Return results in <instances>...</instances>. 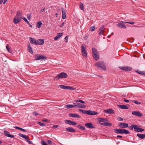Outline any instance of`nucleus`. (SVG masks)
<instances>
[{"label":"nucleus","mask_w":145,"mask_h":145,"mask_svg":"<svg viewBox=\"0 0 145 145\" xmlns=\"http://www.w3.org/2000/svg\"><path fill=\"white\" fill-rule=\"evenodd\" d=\"M67 76L68 75L67 73L64 72H62L58 74L57 76H55L54 78L56 80H57L61 78H67Z\"/></svg>","instance_id":"1"},{"label":"nucleus","mask_w":145,"mask_h":145,"mask_svg":"<svg viewBox=\"0 0 145 145\" xmlns=\"http://www.w3.org/2000/svg\"><path fill=\"white\" fill-rule=\"evenodd\" d=\"M95 66L97 67H101L102 69L105 70L106 69L105 65L103 62H100L95 64Z\"/></svg>","instance_id":"2"},{"label":"nucleus","mask_w":145,"mask_h":145,"mask_svg":"<svg viewBox=\"0 0 145 145\" xmlns=\"http://www.w3.org/2000/svg\"><path fill=\"white\" fill-rule=\"evenodd\" d=\"M35 58L36 60L46 59L47 58L45 56L39 54L36 55Z\"/></svg>","instance_id":"3"},{"label":"nucleus","mask_w":145,"mask_h":145,"mask_svg":"<svg viewBox=\"0 0 145 145\" xmlns=\"http://www.w3.org/2000/svg\"><path fill=\"white\" fill-rule=\"evenodd\" d=\"M73 104L74 105V107H76L78 108H85L86 107L85 105L82 104L80 103H73Z\"/></svg>","instance_id":"4"},{"label":"nucleus","mask_w":145,"mask_h":145,"mask_svg":"<svg viewBox=\"0 0 145 145\" xmlns=\"http://www.w3.org/2000/svg\"><path fill=\"white\" fill-rule=\"evenodd\" d=\"M105 30L104 25H101L98 30L99 35H103V33L105 32Z\"/></svg>","instance_id":"5"},{"label":"nucleus","mask_w":145,"mask_h":145,"mask_svg":"<svg viewBox=\"0 0 145 145\" xmlns=\"http://www.w3.org/2000/svg\"><path fill=\"white\" fill-rule=\"evenodd\" d=\"M118 125L122 128H125L128 127V124L126 123H119Z\"/></svg>","instance_id":"6"},{"label":"nucleus","mask_w":145,"mask_h":145,"mask_svg":"<svg viewBox=\"0 0 145 145\" xmlns=\"http://www.w3.org/2000/svg\"><path fill=\"white\" fill-rule=\"evenodd\" d=\"M135 127L134 128V131L137 132H142L144 131L143 129L140 128L138 127V126L135 125Z\"/></svg>","instance_id":"7"},{"label":"nucleus","mask_w":145,"mask_h":145,"mask_svg":"<svg viewBox=\"0 0 145 145\" xmlns=\"http://www.w3.org/2000/svg\"><path fill=\"white\" fill-rule=\"evenodd\" d=\"M36 45H42L44 42V39H39L36 40Z\"/></svg>","instance_id":"8"},{"label":"nucleus","mask_w":145,"mask_h":145,"mask_svg":"<svg viewBox=\"0 0 145 145\" xmlns=\"http://www.w3.org/2000/svg\"><path fill=\"white\" fill-rule=\"evenodd\" d=\"M65 122L67 123L68 124L72 125H76V123L75 122L71 121L70 120H65Z\"/></svg>","instance_id":"9"},{"label":"nucleus","mask_w":145,"mask_h":145,"mask_svg":"<svg viewBox=\"0 0 145 145\" xmlns=\"http://www.w3.org/2000/svg\"><path fill=\"white\" fill-rule=\"evenodd\" d=\"M132 114L137 116H142V114L139 112L134 111L132 112Z\"/></svg>","instance_id":"10"},{"label":"nucleus","mask_w":145,"mask_h":145,"mask_svg":"<svg viewBox=\"0 0 145 145\" xmlns=\"http://www.w3.org/2000/svg\"><path fill=\"white\" fill-rule=\"evenodd\" d=\"M21 19L20 18H18L15 17L13 19V22L14 24H17L20 22Z\"/></svg>","instance_id":"11"},{"label":"nucleus","mask_w":145,"mask_h":145,"mask_svg":"<svg viewBox=\"0 0 145 145\" xmlns=\"http://www.w3.org/2000/svg\"><path fill=\"white\" fill-rule=\"evenodd\" d=\"M123 22H121L118 23L117 25V26L121 28H127L126 25L123 24L124 23H123Z\"/></svg>","instance_id":"12"},{"label":"nucleus","mask_w":145,"mask_h":145,"mask_svg":"<svg viewBox=\"0 0 145 145\" xmlns=\"http://www.w3.org/2000/svg\"><path fill=\"white\" fill-rule=\"evenodd\" d=\"M85 125L87 127L89 128H94L95 127L91 123H86L85 124Z\"/></svg>","instance_id":"13"},{"label":"nucleus","mask_w":145,"mask_h":145,"mask_svg":"<svg viewBox=\"0 0 145 145\" xmlns=\"http://www.w3.org/2000/svg\"><path fill=\"white\" fill-rule=\"evenodd\" d=\"M22 13L20 10H18L17 11L16 14V17L18 18H20L21 19V18L22 17Z\"/></svg>","instance_id":"14"},{"label":"nucleus","mask_w":145,"mask_h":145,"mask_svg":"<svg viewBox=\"0 0 145 145\" xmlns=\"http://www.w3.org/2000/svg\"><path fill=\"white\" fill-rule=\"evenodd\" d=\"M70 117H76L77 118H80V116L76 114L70 113L69 114Z\"/></svg>","instance_id":"15"},{"label":"nucleus","mask_w":145,"mask_h":145,"mask_svg":"<svg viewBox=\"0 0 145 145\" xmlns=\"http://www.w3.org/2000/svg\"><path fill=\"white\" fill-rule=\"evenodd\" d=\"M104 112L106 113L109 114L114 113V110L111 109H109L107 110H104Z\"/></svg>","instance_id":"16"},{"label":"nucleus","mask_w":145,"mask_h":145,"mask_svg":"<svg viewBox=\"0 0 145 145\" xmlns=\"http://www.w3.org/2000/svg\"><path fill=\"white\" fill-rule=\"evenodd\" d=\"M29 39L30 41V43L31 44L36 45V40L35 39L31 37H29Z\"/></svg>","instance_id":"17"},{"label":"nucleus","mask_w":145,"mask_h":145,"mask_svg":"<svg viewBox=\"0 0 145 145\" xmlns=\"http://www.w3.org/2000/svg\"><path fill=\"white\" fill-rule=\"evenodd\" d=\"M62 13V18L63 19H65L66 17V13L65 10L62 7L61 8Z\"/></svg>","instance_id":"18"},{"label":"nucleus","mask_w":145,"mask_h":145,"mask_svg":"<svg viewBox=\"0 0 145 145\" xmlns=\"http://www.w3.org/2000/svg\"><path fill=\"white\" fill-rule=\"evenodd\" d=\"M97 112L94 111H92L91 110H88V115H93L98 114Z\"/></svg>","instance_id":"19"},{"label":"nucleus","mask_w":145,"mask_h":145,"mask_svg":"<svg viewBox=\"0 0 145 145\" xmlns=\"http://www.w3.org/2000/svg\"><path fill=\"white\" fill-rule=\"evenodd\" d=\"M57 35L54 38V40H56L59 39L60 37L62 36L63 35L62 33H58L57 34Z\"/></svg>","instance_id":"20"},{"label":"nucleus","mask_w":145,"mask_h":145,"mask_svg":"<svg viewBox=\"0 0 145 145\" xmlns=\"http://www.w3.org/2000/svg\"><path fill=\"white\" fill-rule=\"evenodd\" d=\"M4 133L5 135L7 136L8 137L13 138L14 137V135H12L10 134L9 132L7 131H5L4 132Z\"/></svg>","instance_id":"21"},{"label":"nucleus","mask_w":145,"mask_h":145,"mask_svg":"<svg viewBox=\"0 0 145 145\" xmlns=\"http://www.w3.org/2000/svg\"><path fill=\"white\" fill-rule=\"evenodd\" d=\"M118 106L120 108L122 109H128V107L125 105H118Z\"/></svg>","instance_id":"22"},{"label":"nucleus","mask_w":145,"mask_h":145,"mask_svg":"<svg viewBox=\"0 0 145 145\" xmlns=\"http://www.w3.org/2000/svg\"><path fill=\"white\" fill-rule=\"evenodd\" d=\"M137 136L139 138L141 139H142L145 137V134H140L138 133L137 134Z\"/></svg>","instance_id":"23"},{"label":"nucleus","mask_w":145,"mask_h":145,"mask_svg":"<svg viewBox=\"0 0 145 145\" xmlns=\"http://www.w3.org/2000/svg\"><path fill=\"white\" fill-rule=\"evenodd\" d=\"M66 129L67 131L69 132H74L75 131V129L72 127H68L66 128Z\"/></svg>","instance_id":"24"},{"label":"nucleus","mask_w":145,"mask_h":145,"mask_svg":"<svg viewBox=\"0 0 145 145\" xmlns=\"http://www.w3.org/2000/svg\"><path fill=\"white\" fill-rule=\"evenodd\" d=\"M115 133L116 134H121V129H114Z\"/></svg>","instance_id":"25"},{"label":"nucleus","mask_w":145,"mask_h":145,"mask_svg":"<svg viewBox=\"0 0 145 145\" xmlns=\"http://www.w3.org/2000/svg\"><path fill=\"white\" fill-rule=\"evenodd\" d=\"M121 134H129L130 133L128 130L125 129H121Z\"/></svg>","instance_id":"26"},{"label":"nucleus","mask_w":145,"mask_h":145,"mask_svg":"<svg viewBox=\"0 0 145 145\" xmlns=\"http://www.w3.org/2000/svg\"><path fill=\"white\" fill-rule=\"evenodd\" d=\"M93 58L95 60H97L99 59V54L93 55Z\"/></svg>","instance_id":"27"},{"label":"nucleus","mask_w":145,"mask_h":145,"mask_svg":"<svg viewBox=\"0 0 145 145\" xmlns=\"http://www.w3.org/2000/svg\"><path fill=\"white\" fill-rule=\"evenodd\" d=\"M28 52H30L31 54H33V53L32 49L30 44L28 45Z\"/></svg>","instance_id":"28"},{"label":"nucleus","mask_w":145,"mask_h":145,"mask_svg":"<svg viewBox=\"0 0 145 145\" xmlns=\"http://www.w3.org/2000/svg\"><path fill=\"white\" fill-rule=\"evenodd\" d=\"M86 47L85 46L82 45H81V52H86Z\"/></svg>","instance_id":"29"},{"label":"nucleus","mask_w":145,"mask_h":145,"mask_svg":"<svg viewBox=\"0 0 145 145\" xmlns=\"http://www.w3.org/2000/svg\"><path fill=\"white\" fill-rule=\"evenodd\" d=\"M65 108H67L68 109L74 107V104L73 105H65Z\"/></svg>","instance_id":"30"},{"label":"nucleus","mask_w":145,"mask_h":145,"mask_svg":"<svg viewBox=\"0 0 145 145\" xmlns=\"http://www.w3.org/2000/svg\"><path fill=\"white\" fill-rule=\"evenodd\" d=\"M98 120L100 122H104L106 121H108V120L107 119L103 118H99Z\"/></svg>","instance_id":"31"},{"label":"nucleus","mask_w":145,"mask_h":145,"mask_svg":"<svg viewBox=\"0 0 145 145\" xmlns=\"http://www.w3.org/2000/svg\"><path fill=\"white\" fill-rule=\"evenodd\" d=\"M68 86L62 85H59V87L60 88L63 89H68Z\"/></svg>","instance_id":"32"},{"label":"nucleus","mask_w":145,"mask_h":145,"mask_svg":"<svg viewBox=\"0 0 145 145\" xmlns=\"http://www.w3.org/2000/svg\"><path fill=\"white\" fill-rule=\"evenodd\" d=\"M92 52L93 55L99 54L97 52V50L95 48H92Z\"/></svg>","instance_id":"33"},{"label":"nucleus","mask_w":145,"mask_h":145,"mask_svg":"<svg viewBox=\"0 0 145 145\" xmlns=\"http://www.w3.org/2000/svg\"><path fill=\"white\" fill-rule=\"evenodd\" d=\"M42 24V23L41 21L38 22L37 23V27L39 28L41 27Z\"/></svg>","instance_id":"34"},{"label":"nucleus","mask_w":145,"mask_h":145,"mask_svg":"<svg viewBox=\"0 0 145 145\" xmlns=\"http://www.w3.org/2000/svg\"><path fill=\"white\" fill-rule=\"evenodd\" d=\"M79 111L82 112L83 114H88V111L84 110L81 109H78Z\"/></svg>","instance_id":"35"},{"label":"nucleus","mask_w":145,"mask_h":145,"mask_svg":"<svg viewBox=\"0 0 145 145\" xmlns=\"http://www.w3.org/2000/svg\"><path fill=\"white\" fill-rule=\"evenodd\" d=\"M82 56L84 57V58H86L87 57V53L86 52H82Z\"/></svg>","instance_id":"36"},{"label":"nucleus","mask_w":145,"mask_h":145,"mask_svg":"<svg viewBox=\"0 0 145 145\" xmlns=\"http://www.w3.org/2000/svg\"><path fill=\"white\" fill-rule=\"evenodd\" d=\"M78 128L82 130H85V128L84 127L80 125H78L77 126Z\"/></svg>","instance_id":"37"},{"label":"nucleus","mask_w":145,"mask_h":145,"mask_svg":"<svg viewBox=\"0 0 145 145\" xmlns=\"http://www.w3.org/2000/svg\"><path fill=\"white\" fill-rule=\"evenodd\" d=\"M74 101L75 102H80V103H83V104H84L85 103V102L84 101H83L82 100H80V99L75 100Z\"/></svg>","instance_id":"38"},{"label":"nucleus","mask_w":145,"mask_h":145,"mask_svg":"<svg viewBox=\"0 0 145 145\" xmlns=\"http://www.w3.org/2000/svg\"><path fill=\"white\" fill-rule=\"evenodd\" d=\"M138 73L139 74L145 75V71H137Z\"/></svg>","instance_id":"39"},{"label":"nucleus","mask_w":145,"mask_h":145,"mask_svg":"<svg viewBox=\"0 0 145 145\" xmlns=\"http://www.w3.org/2000/svg\"><path fill=\"white\" fill-rule=\"evenodd\" d=\"M23 19V20L25 22H26V23L28 24H29V22H28V21L27 20V19H26V18H25V17H22V18H21V19Z\"/></svg>","instance_id":"40"},{"label":"nucleus","mask_w":145,"mask_h":145,"mask_svg":"<svg viewBox=\"0 0 145 145\" xmlns=\"http://www.w3.org/2000/svg\"><path fill=\"white\" fill-rule=\"evenodd\" d=\"M135 127V125L133 124L131 126H129V128L131 130H132L134 129V128Z\"/></svg>","instance_id":"41"},{"label":"nucleus","mask_w":145,"mask_h":145,"mask_svg":"<svg viewBox=\"0 0 145 145\" xmlns=\"http://www.w3.org/2000/svg\"><path fill=\"white\" fill-rule=\"evenodd\" d=\"M133 102L135 103L137 105H139L141 104V103L140 102H138L136 100H133L132 101Z\"/></svg>","instance_id":"42"},{"label":"nucleus","mask_w":145,"mask_h":145,"mask_svg":"<svg viewBox=\"0 0 145 145\" xmlns=\"http://www.w3.org/2000/svg\"><path fill=\"white\" fill-rule=\"evenodd\" d=\"M80 7L81 10H83L84 9V7L83 4L81 3H80Z\"/></svg>","instance_id":"43"},{"label":"nucleus","mask_w":145,"mask_h":145,"mask_svg":"<svg viewBox=\"0 0 145 145\" xmlns=\"http://www.w3.org/2000/svg\"><path fill=\"white\" fill-rule=\"evenodd\" d=\"M38 123L42 127L45 126V124L44 123H42L40 122H38Z\"/></svg>","instance_id":"44"},{"label":"nucleus","mask_w":145,"mask_h":145,"mask_svg":"<svg viewBox=\"0 0 145 145\" xmlns=\"http://www.w3.org/2000/svg\"><path fill=\"white\" fill-rule=\"evenodd\" d=\"M112 124L111 123L107 122H105V126H112Z\"/></svg>","instance_id":"45"},{"label":"nucleus","mask_w":145,"mask_h":145,"mask_svg":"<svg viewBox=\"0 0 145 145\" xmlns=\"http://www.w3.org/2000/svg\"><path fill=\"white\" fill-rule=\"evenodd\" d=\"M126 71H129L132 69V68L131 67H126Z\"/></svg>","instance_id":"46"},{"label":"nucleus","mask_w":145,"mask_h":145,"mask_svg":"<svg viewBox=\"0 0 145 145\" xmlns=\"http://www.w3.org/2000/svg\"><path fill=\"white\" fill-rule=\"evenodd\" d=\"M3 1H3V3L4 4H5L6 3V2L7 1V0H0V4H1L2 3Z\"/></svg>","instance_id":"47"},{"label":"nucleus","mask_w":145,"mask_h":145,"mask_svg":"<svg viewBox=\"0 0 145 145\" xmlns=\"http://www.w3.org/2000/svg\"><path fill=\"white\" fill-rule=\"evenodd\" d=\"M95 27L94 26H92L90 28V31H93L95 30Z\"/></svg>","instance_id":"48"},{"label":"nucleus","mask_w":145,"mask_h":145,"mask_svg":"<svg viewBox=\"0 0 145 145\" xmlns=\"http://www.w3.org/2000/svg\"><path fill=\"white\" fill-rule=\"evenodd\" d=\"M122 22L123 23H128L131 24H135V23L134 22Z\"/></svg>","instance_id":"49"},{"label":"nucleus","mask_w":145,"mask_h":145,"mask_svg":"<svg viewBox=\"0 0 145 145\" xmlns=\"http://www.w3.org/2000/svg\"><path fill=\"white\" fill-rule=\"evenodd\" d=\"M68 89L74 90L75 89L71 86H68Z\"/></svg>","instance_id":"50"},{"label":"nucleus","mask_w":145,"mask_h":145,"mask_svg":"<svg viewBox=\"0 0 145 145\" xmlns=\"http://www.w3.org/2000/svg\"><path fill=\"white\" fill-rule=\"evenodd\" d=\"M6 48L7 50H8V52H10V49L9 48L8 45V44H7V45L6 46Z\"/></svg>","instance_id":"51"},{"label":"nucleus","mask_w":145,"mask_h":145,"mask_svg":"<svg viewBox=\"0 0 145 145\" xmlns=\"http://www.w3.org/2000/svg\"><path fill=\"white\" fill-rule=\"evenodd\" d=\"M27 140V142L29 143V144H31L32 143V142L28 138L26 139Z\"/></svg>","instance_id":"52"},{"label":"nucleus","mask_w":145,"mask_h":145,"mask_svg":"<svg viewBox=\"0 0 145 145\" xmlns=\"http://www.w3.org/2000/svg\"><path fill=\"white\" fill-rule=\"evenodd\" d=\"M117 119L118 121H123V119L121 117H118Z\"/></svg>","instance_id":"53"},{"label":"nucleus","mask_w":145,"mask_h":145,"mask_svg":"<svg viewBox=\"0 0 145 145\" xmlns=\"http://www.w3.org/2000/svg\"><path fill=\"white\" fill-rule=\"evenodd\" d=\"M31 16V14H28L27 15V17L28 20L30 19Z\"/></svg>","instance_id":"54"},{"label":"nucleus","mask_w":145,"mask_h":145,"mask_svg":"<svg viewBox=\"0 0 145 145\" xmlns=\"http://www.w3.org/2000/svg\"><path fill=\"white\" fill-rule=\"evenodd\" d=\"M33 114L35 116L38 115L39 114L37 112H33Z\"/></svg>","instance_id":"55"},{"label":"nucleus","mask_w":145,"mask_h":145,"mask_svg":"<svg viewBox=\"0 0 145 145\" xmlns=\"http://www.w3.org/2000/svg\"><path fill=\"white\" fill-rule=\"evenodd\" d=\"M18 135L20 137H22V138H23V137H24V135H23V134H22L20 133H19L18 134Z\"/></svg>","instance_id":"56"},{"label":"nucleus","mask_w":145,"mask_h":145,"mask_svg":"<svg viewBox=\"0 0 145 145\" xmlns=\"http://www.w3.org/2000/svg\"><path fill=\"white\" fill-rule=\"evenodd\" d=\"M119 68H121V69H122L123 70L126 71V67H120Z\"/></svg>","instance_id":"57"},{"label":"nucleus","mask_w":145,"mask_h":145,"mask_svg":"<svg viewBox=\"0 0 145 145\" xmlns=\"http://www.w3.org/2000/svg\"><path fill=\"white\" fill-rule=\"evenodd\" d=\"M20 130H21V131H22L24 132H25L26 131L25 130V129H24L22 128H20Z\"/></svg>","instance_id":"58"},{"label":"nucleus","mask_w":145,"mask_h":145,"mask_svg":"<svg viewBox=\"0 0 145 145\" xmlns=\"http://www.w3.org/2000/svg\"><path fill=\"white\" fill-rule=\"evenodd\" d=\"M65 24L64 22H63L61 23V25L60 26V27H62Z\"/></svg>","instance_id":"59"},{"label":"nucleus","mask_w":145,"mask_h":145,"mask_svg":"<svg viewBox=\"0 0 145 145\" xmlns=\"http://www.w3.org/2000/svg\"><path fill=\"white\" fill-rule=\"evenodd\" d=\"M59 126L58 125H54L53 127H52V128H57V127H58Z\"/></svg>","instance_id":"60"},{"label":"nucleus","mask_w":145,"mask_h":145,"mask_svg":"<svg viewBox=\"0 0 145 145\" xmlns=\"http://www.w3.org/2000/svg\"><path fill=\"white\" fill-rule=\"evenodd\" d=\"M68 36H66L65 38V39L66 40V42H68Z\"/></svg>","instance_id":"61"},{"label":"nucleus","mask_w":145,"mask_h":145,"mask_svg":"<svg viewBox=\"0 0 145 145\" xmlns=\"http://www.w3.org/2000/svg\"><path fill=\"white\" fill-rule=\"evenodd\" d=\"M48 121V120L47 119H43L42 120V121L44 122H47Z\"/></svg>","instance_id":"62"},{"label":"nucleus","mask_w":145,"mask_h":145,"mask_svg":"<svg viewBox=\"0 0 145 145\" xmlns=\"http://www.w3.org/2000/svg\"><path fill=\"white\" fill-rule=\"evenodd\" d=\"M47 142L48 144H52V142L50 140H47Z\"/></svg>","instance_id":"63"},{"label":"nucleus","mask_w":145,"mask_h":145,"mask_svg":"<svg viewBox=\"0 0 145 145\" xmlns=\"http://www.w3.org/2000/svg\"><path fill=\"white\" fill-rule=\"evenodd\" d=\"M123 99H124V101L125 102L128 103L129 102V100H128L127 99H125V98H124Z\"/></svg>","instance_id":"64"}]
</instances>
